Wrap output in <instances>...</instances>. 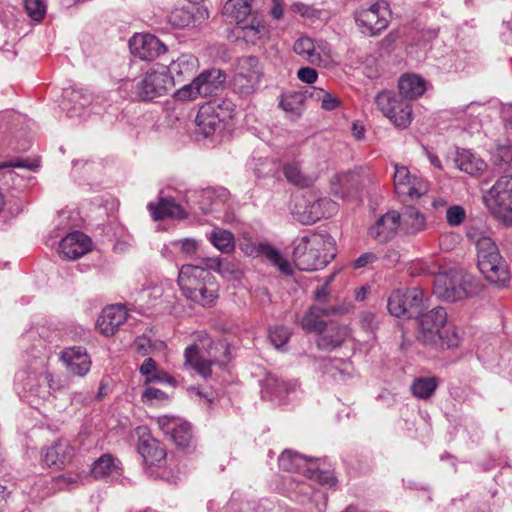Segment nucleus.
<instances>
[{
    "instance_id": "79ce46f5",
    "label": "nucleus",
    "mask_w": 512,
    "mask_h": 512,
    "mask_svg": "<svg viewBox=\"0 0 512 512\" xmlns=\"http://www.w3.org/2000/svg\"><path fill=\"white\" fill-rule=\"evenodd\" d=\"M67 97L72 106L69 109V114L73 116H81L82 110L92 103V96L83 89H71L67 91Z\"/></svg>"
},
{
    "instance_id": "c756f323",
    "label": "nucleus",
    "mask_w": 512,
    "mask_h": 512,
    "mask_svg": "<svg viewBox=\"0 0 512 512\" xmlns=\"http://www.w3.org/2000/svg\"><path fill=\"white\" fill-rule=\"evenodd\" d=\"M296 383H287L276 375L268 374L263 380L262 397L271 401L281 402L286 394L294 390Z\"/></svg>"
},
{
    "instance_id": "f3484780",
    "label": "nucleus",
    "mask_w": 512,
    "mask_h": 512,
    "mask_svg": "<svg viewBox=\"0 0 512 512\" xmlns=\"http://www.w3.org/2000/svg\"><path fill=\"white\" fill-rule=\"evenodd\" d=\"M400 226L401 214L396 210H390L368 229V236L378 243H387L397 235Z\"/></svg>"
},
{
    "instance_id": "6ab92c4d",
    "label": "nucleus",
    "mask_w": 512,
    "mask_h": 512,
    "mask_svg": "<svg viewBox=\"0 0 512 512\" xmlns=\"http://www.w3.org/2000/svg\"><path fill=\"white\" fill-rule=\"evenodd\" d=\"M159 428L170 435L173 442L180 448L189 446L192 439L191 426L181 418L161 416L157 419Z\"/></svg>"
},
{
    "instance_id": "f257e3e1",
    "label": "nucleus",
    "mask_w": 512,
    "mask_h": 512,
    "mask_svg": "<svg viewBox=\"0 0 512 512\" xmlns=\"http://www.w3.org/2000/svg\"><path fill=\"white\" fill-rule=\"evenodd\" d=\"M418 325V339L426 345L441 349H453L460 345L459 330L453 325H447V312L442 307L420 315Z\"/></svg>"
},
{
    "instance_id": "a878e982",
    "label": "nucleus",
    "mask_w": 512,
    "mask_h": 512,
    "mask_svg": "<svg viewBox=\"0 0 512 512\" xmlns=\"http://www.w3.org/2000/svg\"><path fill=\"white\" fill-rule=\"evenodd\" d=\"M198 66V59L191 54H182L176 60H173L169 67H167V73L173 80V87L176 84L192 79L197 72Z\"/></svg>"
},
{
    "instance_id": "13d9d810",
    "label": "nucleus",
    "mask_w": 512,
    "mask_h": 512,
    "mask_svg": "<svg viewBox=\"0 0 512 512\" xmlns=\"http://www.w3.org/2000/svg\"><path fill=\"white\" fill-rule=\"evenodd\" d=\"M378 260V256L373 252H366L360 255L357 259L353 261V268L360 269L368 264H372Z\"/></svg>"
},
{
    "instance_id": "c9c22d12",
    "label": "nucleus",
    "mask_w": 512,
    "mask_h": 512,
    "mask_svg": "<svg viewBox=\"0 0 512 512\" xmlns=\"http://www.w3.org/2000/svg\"><path fill=\"white\" fill-rule=\"evenodd\" d=\"M236 33L245 42L253 45L264 43L269 36L268 28L259 21L252 22L249 25L238 26Z\"/></svg>"
},
{
    "instance_id": "09e8293b",
    "label": "nucleus",
    "mask_w": 512,
    "mask_h": 512,
    "mask_svg": "<svg viewBox=\"0 0 512 512\" xmlns=\"http://www.w3.org/2000/svg\"><path fill=\"white\" fill-rule=\"evenodd\" d=\"M291 333L287 327L275 326L270 328L269 339L275 348L283 347L289 340Z\"/></svg>"
},
{
    "instance_id": "7c9ffc66",
    "label": "nucleus",
    "mask_w": 512,
    "mask_h": 512,
    "mask_svg": "<svg viewBox=\"0 0 512 512\" xmlns=\"http://www.w3.org/2000/svg\"><path fill=\"white\" fill-rule=\"evenodd\" d=\"M350 336L347 325H331L326 333H322L317 341V347L324 351H332L340 347Z\"/></svg>"
},
{
    "instance_id": "49530a36",
    "label": "nucleus",
    "mask_w": 512,
    "mask_h": 512,
    "mask_svg": "<svg viewBox=\"0 0 512 512\" xmlns=\"http://www.w3.org/2000/svg\"><path fill=\"white\" fill-rule=\"evenodd\" d=\"M456 161L459 169L470 175H476L485 168V163L468 151L462 152Z\"/></svg>"
},
{
    "instance_id": "1a4fd4ad",
    "label": "nucleus",
    "mask_w": 512,
    "mask_h": 512,
    "mask_svg": "<svg viewBox=\"0 0 512 512\" xmlns=\"http://www.w3.org/2000/svg\"><path fill=\"white\" fill-rule=\"evenodd\" d=\"M173 88V80L167 73V67L161 66L148 70L134 85V93L140 100H153L167 95Z\"/></svg>"
},
{
    "instance_id": "c03bdc74",
    "label": "nucleus",
    "mask_w": 512,
    "mask_h": 512,
    "mask_svg": "<svg viewBox=\"0 0 512 512\" xmlns=\"http://www.w3.org/2000/svg\"><path fill=\"white\" fill-rule=\"evenodd\" d=\"M438 384L439 382L436 377H419L413 381L411 392L419 399H428L433 395Z\"/></svg>"
},
{
    "instance_id": "680f3d73",
    "label": "nucleus",
    "mask_w": 512,
    "mask_h": 512,
    "mask_svg": "<svg viewBox=\"0 0 512 512\" xmlns=\"http://www.w3.org/2000/svg\"><path fill=\"white\" fill-rule=\"evenodd\" d=\"M134 346L137 353L140 354L141 356L149 354L150 351L152 350L150 340L145 337L137 338L134 343Z\"/></svg>"
},
{
    "instance_id": "20e7f679",
    "label": "nucleus",
    "mask_w": 512,
    "mask_h": 512,
    "mask_svg": "<svg viewBox=\"0 0 512 512\" xmlns=\"http://www.w3.org/2000/svg\"><path fill=\"white\" fill-rule=\"evenodd\" d=\"M475 291V278L462 269L450 268L435 276L433 293L441 300L460 301L470 297Z\"/></svg>"
},
{
    "instance_id": "a19ab883",
    "label": "nucleus",
    "mask_w": 512,
    "mask_h": 512,
    "mask_svg": "<svg viewBox=\"0 0 512 512\" xmlns=\"http://www.w3.org/2000/svg\"><path fill=\"white\" fill-rule=\"evenodd\" d=\"M119 466L116 459L110 454H103L98 458L92 467V474L95 478L119 475Z\"/></svg>"
},
{
    "instance_id": "f03ea898",
    "label": "nucleus",
    "mask_w": 512,
    "mask_h": 512,
    "mask_svg": "<svg viewBox=\"0 0 512 512\" xmlns=\"http://www.w3.org/2000/svg\"><path fill=\"white\" fill-rule=\"evenodd\" d=\"M183 295L202 306H211L218 298V284L211 272L199 265L185 264L178 274Z\"/></svg>"
},
{
    "instance_id": "5701e85b",
    "label": "nucleus",
    "mask_w": 512,
    "mask_h": 512,
    "mask_svg": "<svg viewBox=\"0 0 512 512\" xmlns=\"http://www.w3.org/2000/svg\"><path fill=\"white\" fill-rule=\"evenodd\" d=\"M60 359L68 372L72 375L83 377L91 367V359L83 347H68L61 354Z\"/></svg>"
},
{
    "instance_id": "72a5a7b5",
    "label": "nucleus",
    "mask_w": 512,
    "mask_h": 512,
    "mask_svg": "<svg viewBox=\"0 0 512 512\" xmlns=\"http://www.w3.org/2000/svg\"><path fill=\"white\" fill-rule=\"evenodd\" d=\"M148 209L154 220H162L164 218H185L186 214L183 208L173 199H159L157 204L149 203Z\"/></svg>"
},
{
    "instance_id": "338daca9",
    "label": "nucleus",
    "mask_w": 512,
    "mask_h": 512,
    "mask_svg": "<svg viewBox=\"0 0 512 512\" xmlns=\"http://www.w3.org/2000/svg\"><path fill=\"white\" fill-rule=\"evenodd\" d=\"M334 276H331L324 285L318 287L316 290H315V293H314V297L317 301H322L324 299H326V297L328 296L329 292H328V284L329 282L333 279Z\"/></svg>"
},
{
    "instance_id": "c85d7f7f",
    "label": "nucleus",
    "mask_w": 512,
    "mask_h": 512,
    "mask_svg": "<svg viewBox=\"0 0 512 512\" xmlns=\"http://www.w3.org/2000/svg\"><path fill=\"white\" fill-rule=\"evenodd\" d=\"M138 452L143 457L144 462L150 465H160L166 458L164 447L150 435H143L139 438Z\"/></svg>"
},
{
    "instance_id": "aec40b11",
    "label": "nucleus",
    "mask_w": 512,
    "mask_h": 512,
    "mask_svg": "<svg viewBox=\"0 0 512 512\" xmlns=\"http://www.w3.org/2000/svg\"><path fill=\"white\" fill-rule=\"evenodd\" d=\"M207 18V9L195 3H188L177 7L168 16L169 23L176 28L196 25Z\"/></svg>"
},
{
    "instance_id": "864d4df0",
    "label": "nucleus",
    "mask_w": 512,
    "mask_h": 512,
    "mask_svg": "<svg viewBox=\"0 0 512 512\" xmlns=\"http://www.w3.org/2000/svg\"><path fill=\"white\" fill-rule=\"evenodd\" d=\"M156 362L152 358H146L142 365L139 368L140 373L143 376H146L145 384H149L150 382L159 381L161 377L158 373H156Z\"/></svg>"
},
{
    "instance_id": "bf43d9fd",
    "label": "nucleus",
    "mask_w": 512,
    "mask_h": 512,
    "mask_svg": "<svg viewBox=\"0 0 512 512\" xmlns=\"http://www.w3.org/2000/svg\"><path fill=\"white\" fill-rule=\"evenodd\" d=\"M298 78L305 83L312 84L317 80V72L310 67H303L297 72Z\"/></svg>"
},
{
    "instance_id": "4d7b16f0",
    "label": "nucleus",
    "mask_w": 512,
    "mask_h": 512,
    "mask_svg": "<svg viewBox=\"0 0 512 512\" xmlns=\"http://www.w3.org/2000/svg\"><path fill=\"white\" fill-rule=\"evenodd\" d=\"M494 161L496 164H508L512 162V146L501 145L497 148L494 154Z\"/></svg>"
},
{
    "instance_id": "dca6fc26",
    "label": "nucleus",
    "mask_w": 512,
    "mask_h": 512,
    "mask_svg": "<svg viewBox=\"0 0 512 512\" xmlns=\"http://www.w3.org/2000/svg\"><path fill=\"white\" fill-rule=\"evenodd\" d=\"M394 186L398 195L420 198L428 192L427 183L420 177L412 175L406 166L395 165Z\"/></svg>"
},
{
    "instance_id": "2f4dec72",
    "label": "nucleus",
    "mask_w": 512,
    "mask_h": 512,
    "mask_svg": "<svg viewBox=\"0 0 512 512\" xmlns=\"http://www.w3.org/2000/svg\"><path fill=\"white\" fill-rule=\"evenodd\" d=\"M400 98L408 101L422 96L426 90V83L423 78L415 74H405L398 81Z\"/></svg>"
},
{
    "instance_id": "473e14b6",
    "label": "nucleus",
    "mask_w": 512,
    "mask_h": 512,
    "mask_svg": "<svg viewBox=\"0 0 512 512\" xmlns=\"http://www.w3.org/2000/svg\"><path fill=\"white\" fill-rule=\"evenodd\" d=\"M184 366L189 367L196 371L203 378H208L212 374V365L214 364L213 360H208L203 358L199 354L198 346L192 344L185 349L184 352Z\"/></svg>"
},
{
    "instance_id": "774afa93",
    "label": "nucleus",
    "mask_w": 512,
    "mask_h": 512,
    "mask_svg": "<svg viewBox=\"0 0 512 512\" xmlns=\"http://www.w3.org/2000/svg\"><path fill=\"white\" fill-rule=\"evenodd\" d=\"M503 120L512 125V105H505L501 109Z\"/></svg>"
},
{
    "instance_id": "393cba45",
    "label": "nucleus",
    "mask_w": 512,
    "mask_h": 512,
    "mask_svg": "<svg viewBox=\"0 0 512 512\" xmlns=\"http://www.w3.org/2000/svg\"><path fill=\"white\" fill-rule=\"evenodd\" d=\"M126 319L127 311L124 305H111L103 309L97 319L96 326L100 333L106 336H111L126 321Z\"/></svg>"
},
{
    "instance_id": "2eb2a0df",
    "label": "nucleus",
    "mask_w": 512,
    "mask_h": 512,
    "mask_svg": "<svg viewBox=\"0 0 512 512\" xmlns=\"http://www.w3.org/2000/svg\"><path fill=\"white\" fill-rule=\"evenodd\" d=\"M286 180L297 187L306 188L313 185L319 177V169L305 160H293L283 165Z\"/></svg>"
},
{
    "instance_id": "58836bf2",
    "label": "nucleus",
    "mask_w": 512,
    "mask_h": 512,
    "mask_svg": "<svg viewBox=\"0 0 512 512\" xmlns=\"http://www.w3.org/2000/svg\"><path fill=\"white\" fill-rule=\"evenodd\" d=\"M312 459H308L291 450H285L279 456V467L285 471H297L305 475V471L310 466Z\"/></svg>"
},
{
    "instance_id": "6e6552de",
    "label": "nucleus",
    "mask_w": 512,
    "mask_h": 512,
    "mask_svg": "<svg viewBox=\"0 0 512 512\" xmlns=\"http://www.w3.org/2000/svg\"><path fill=\"white\" fill-rule=\"evenodd\" d=\"M225 81V75L219 69H209L193 77L191 82L184 84L175 91L174 98L180 101H192L198 97H206L218 91Z\"/></svg>"
},
{
    "instance_id": "9d476101",
    "label": "nucleus",
    "mask_w": 512,
    "mask_h": 512,
    "mask_svg": "<svg viewBox=\"0 0 512 512\" xmlns=\"http://www.w3.org/2000/svg\"><path fill=\"white\" fill-rule=\"evenodd\" d=\"M423 298V291L417 287L398 289L389 295L387 309L394 317L409 319L419 314Z\"/></svg>"
},
{
    "instance_id": "3c124183",
    "label": "nucleus",
    "mask_w": 512,
    "mask_h": 512,
    "mask_svg": "<svg viewBox=\"0 0 512 512\" xmlns=\"http://www.w3.org/2000/svg\"><path fill=\"white\" fill-rule=\"evenodd\" d=\"M83 480V476L79 473L75 472H67L56 477L55 481L59 489H70L78 484H80Z\"/></svg>"
},
{
    "instance_id": "4c0bfd02",
    "label": "nucleus",
    "mask_w": 512,
    "mask_h": 512,
    "mask_svg": "<svg viewBox=\"0 0 512 512\" xmlns=\"http://www.w3.org/2000/svg\"><path fill=\"white\" fill-rule=\"evenodd\" d=\"M198 250V242L194 238H183L174 240L165 245L161 254L164 257L172 258L176 253L186 257L193 256Z\"/></svg>"
},
{
    "instance_id": "603ef678",
    "label": "nucleus",
    "mask_w": 512,
    "mask_h": 512,
    "mask_svg": "<svg viewBox=\"0 0 512 512\" xmlns=\"http://www.w3.org/2000/svg\"><path fill=\"white\" fill-rule=\"evenodd\" d=\"M466 218V211L460 205L450 206L446 211V221L452 227H457L463 223Z\"/></svg>"
},
{
    "instance_id": "a18cd8bd",
    "label": "nucleus",
    "mask_w": 512,
    "mask_h": 512,
    "mask_svg": "<svg viewBox=\"0 0 512 512\" xmlns=\"http://www.w3.org/2000/svg\"><path fill=\"white\" fill-rule=\"evenodd\" d=\"M209 239L213 246L222 253H231L235 248L234 235L228 230L215 228Z\"/></svg>"
},
{
    "instance_id": "9b49d317",
    "label": "nucleus",
    "mask_w": 512,
    "mask_h": 512,
    "mask_svg": "<svg viewBox=\"0 0 512 512\" xmlns=\"http://www.w3.org/2000/svg\"><path fill=\"white\" fill-rule=\"evenodd\" d=\"M261 76L259 60L252 56L244 57L239 61L238 70L232 80V89L241 97H249L256 91Z\"/></svg>"
},
{
    "instance_id": "412c9836",
    "label": "nucleus",
    "mask_w": 512,
    "mask_h": 512,
    "mask_svg": "<svg viewBox=\"0 0 512 512\" xmlns=\"http://www.w3.org/2000/svg\"><path fill=\"white\" fill-rule=\"evenodd\" d=\"M339 312L340 308L334 306L313 305L304 313L299 324L306 332H314L320 336L327 328V323L323 318Z\"/></svg>"
},
{
    "instance_id": "4468645a",
    "label": "nucleus",
    "mask_w": 512,
    "mask_h": 512,
    "mask_svg": "<svg viewBox=\"0 0 512 512\" xmlns=\"http://www.w3.org/2000/svg\"><path fill=\"white\" fill-rule=\"evenodd\" d=\"M293 49L296 54L311 64L328 66L332 61L331 49L327 42H314L309 37H300L294 43Z\"/></svg>"
},
{
    "instance_id": "f8f14e48",
    "label": "nucleus",
    "mask_w": 512,
    "mask_h": 512,
    "mask_svg": "<svg viewBox=\"0 0 512 512\" xmlns=\"http://www.w3.org/2000/svg\"><path fill=\"white\" fill-rule=\"evenodd\" d=\"M390 11L385 1H378L368 8H361L356 13V23L362 33L376 35L384 30L389 23Z\"/></svg>"
},
{
    "instance_id": "8fccbe9b",
    "label": "nucleus",
    "mask_w": 512,
    "mask_h": 512,
    "mask_svg": "<svg viewBox=\"0 0 512 512\" xmlns=\"http://www.w3.org/2000/svg\"><path fill=\"white\" fill-rule=\"evenodd\" d=\"M24 7L29 17L35 21L42 20L46 13L43 0H24Z\"/></svg>"
},
{
    "instance_id": "423d86ee",
    "label": "nucleus",
    "mask_w": 512,
    "mask_h": 512,
    "mask_svg": "<svg viewBox=\"0 0 512 512\" xmlns=\"http://www.w3.org/2000/svg\"><path fill=\"white\" fill-rule=\"evenodd\" d=\"M483 199L495 218L506 226H512V175L500 177Z\"/></svg>"
},
{
    "instance_id": "0e129e2a",
    "label": "nucleus",
    "mask_w": 512,
    "mask_h": 512,
    "mask_svg": "<svg viewBox=\"0 0 512 512\" xmlns=\"http://www.w3.org/2000/svg\"><path fill=\"white\" fill-rule=\"evenodd\" d=\"M202 263L207 271L210 272V270L216 271L220 269L221 264L223 263L220 258L218 257H208L202 260Z\"/></svg>"
},
{
    "instance_id": "cd10ccee",
    "label": "nucleus",
    "mask_w": 512,
    "mask_h": 512,
    "mask_svg": "<svg viewBox=\"0 0 512 512\" xmlns=\"http://www.w3.org/2000/svg\"><path fill=\"white\" fill-rule=\"evenodd\" d=\"M74 456V449L65 439H60L49 446L44 455V462L51 467L61 468L70 463Z\"/></svg>"
},
{
    "instance_id": "bb28decb",
    "label": "nucleus",
    "mask_w": 512,
    "mask_h": 512,
    "mask_svg": "<svg viewBox=\"0 0 512 512\" xmlns=\"http://www.w3.org/2000/svg\"><path fill=\"white\" fill-rule=\"evenodd\" d=\"M198 195V206L203 213H210L219 210L229 199V191L226 188H207L199 193L193 192V196Z\"/></svg>"
},
{
    "instance_id": "f704fd0d",
    "label": "nucleus",
    "mask_w": 512,
    "mask_h": 512,
    "mask_svg": "<svg viewBox=\"0 0 512 512\" xmlns=\"http://www.w3.org/2000/svg\"><path fill=\"white\" fill-rule=\"evenodd\" d=\"M400 228L406 235H416L426 228V218L415 207H407L401 215V226Z\"/></svg>"
},
{
    "instance_id": "7ed1b4c3",
    "label": "nucleus",
    "mask_w": 512,
    "mask_h": 512,
    "mask_svg": "<svg viewBox=\"0 0 512 512\" xmlns=\"http://www.w3.org/2000/svg\"><path fill=\"white\" fill-rule=\"evenodd\" d=\"M294 261L300 270L314 271L324 268L335 256L334 240L323 234L302 236L293 251Z\"/></svg>"
},
{
    "instance_id": "37998d69",
    "label": "nucleus",
    "mask_w": 512,
    "mask_h": 512,
    "mask_svg": "<svg viewBox=\"0 0 512 512\" xmlns=\"http://www.w3.org/2000/svg\"><path fill=\"white\" fill-rule=\"evenodd\" d=\"M222 123L232 119L236 114L235 103L227 98H217L206 103Z\"/></svg>"
},
{
    "instance_id": "39448f33",
    "label": "nucleus",
    "mask_w": 512,
    "mask_h": 512,
    "mask_svg": "<svg viewBox=\"0 0 512 512\" xmlns=\"http://www.w3.org/2000/svg\"><path fill=\"white\" fill-rule=\"evenodd\" d=\"M476 249L477 264L485 278L494 284L505 283L509 279V271L494 240L481 236L476 241Z\"/></svg>"
},
{
    "instance_id": "de8ad7c7",
    "label": "nucleus",
    "mask_w": 512,
    "mask_h": 512,
    "mask_svg": "<svg viewBox=\"0 0 512 512\" xmlns=\"http://www.w3.org/2000/svg\"><path fill=\"white\" fill-rule=\"evenodd\" d=\"M305 476L309 479L315 480L323 486L332 487L336 484V478L330 471L318 469L314 461L311 462L310 466L305 471Z\"/></svg>"
},
{
    "instance_id": "ea45409f",
    "label": "nucleus",
    "mask_w": 512,
    "mask_h": 512,
    "mask_svg": "<svg viewBox=\"0 0 512 512\" xmlns=\"http://www.w3.org/2000/svg\"><path fill=\"white\" fill-rule=\"evenodd\" d=\"M252 0H227L222 14L230 23H240L249 13Z\"/></svg>"
},
{
    "instance_id": "4be33fe9",
    "label": "nucleus",
    "mask_w": 512,
    "mask_h": 512,
    "mask_svg": "<svg viewBox=\"0 0 512 512\" xmlns=\"http://www.w3.org/2000/svg\"><path fill=\"white\" fill-rule=\"evenodd\" d=\"M242 251L249 255L258 257L261 256L268 260L272 265L277 267L280 272L283 274L289 275L292 272L290 263L287 259L283 257V255L274 247L266 244H253L247 243L241 245Z\"/></svg>"
},
{
    "instance_id": "e433bc0d",
    "label": "nucleus",
    "mask_w": 512,
    "mask_h": 512,
    "mask_svg": "<svg viewBox=\"0 0 512 512\" xmlns=\"http://www.w3.org/2000/svg\"><path fill=\"white\" fill-rule=\"evenodd\" d=\"M195 122L200 131L206 137L214 134L221 128L222 121L213 113L206 104L202 105L196 115Z\"/></svg>"
},
{
    "instance_id": "b1692460",
    "label": "nucleus",
    "mask_w": 512,
    "mask_h": 512,
    "mask_svg": "<svg viewBox=\"0 0 512 512\" xmlns=\"http://www.w3.org/2000/svg\"><path fill=\"white\" fill-rule=\"evenodd\" d=\"M90 238L80 231H74L64 237L59 244L60 254L69 260L82 257L91 250Z\"/></svg>"
},
{
    "instance_id": "0eeeda50",
    "label": "nucleus",
    "mask_w": 512,
    "mask_h": 512,
    "mask_svg": "<svg viewBox=\"0 0 512 512\" xmlns=\"http://www.w3.org/2000/svg\"><path fill=\"white\" fill-rule=\"evenodd\" d=\"M377 109L385 116L396 128L406 129L413 120L412 106L393 91L382 90L375 96Z\"/></svg>"
},
{
    "instance_id": "a211bd4d",
    "label": "nucleus",
    "mask_w": 512,
    "mask_h": 512,
    "mask_svg": "<svg viewBox=\"0 0 512 512\" xmlns=\"http://www.w3.org/2000/svg\"><path fill=\"white\" fill-rule=\"evenodd\" d=\"M129 48L141 60H152L166 52V46L151 34H135L129 40Z\"/></svg>"
},
{
    "instance_id": "6e6d98bb",
    "label": "nucleus",
    "mask_w": 512,
    "mask_h": 512,
    "mask_svg": "<svg viewBox=\"0 0 512 512\" xmlns=\"http://www.w3.org/2000/svg\"><path fill=\"white\" fill-rule=\"evenodd\" d=\"M166 399V393L153 387H147L141 395L142 402L147 405H154L155 403L162 402Z\"/></svg>"
},
{
    "instance_id": "052dcab7",
    "label": "nucleus",
    "mask_w": 512,
    "mask_h": 512,
    "mask_svg": "<svg viewBox=\"0 0 512 512\" xmlns=\"http://www.w3.org/2000/svg\"><path fill=\"white\" fill-rule=\"evenodd\" d=\"M340 105V99L328 92H325V95L321 102V107L324 110L331 111L336 109Z\"/></svg>"
},
{
    "instance_id": "ddd939ff",
    "label": "nucleus",
    "mask_w": 512,
    "mask_h": 512,
    "mask_svg": "<svg viewBox=\"0 0 512 512\" xmlns=\"http://www.w3.org/2000/svg\"><path fill=\"white\" fill-rule=\"evenodd\" d=\"M335 204L327 198L307 195L298 199L292 210L294 218L302 224L315 223L326 216L327 209H333Z\"/></svg>"
},
{
    "instance_id": "e2e57ef3",
    "label": "nucleus",
    "mask_w": 512,
    "mask_h": 512,
    "mask_svg": "<svg viewBox=\"0 0 512 512\" xmlns=\"http://www.w3.org/2000/svg\"><path fill=\"white\" fill-rule=\"evenodd\" d=\"M300 97L298 95H288L281 99L280 106L285 111H295L294 104L298 102Z\"/></svg>"
},
{
    "instance_id": "69168bd1",
    "label": "nucleus",
    "mask_w": 512,
    "mask_h": 512,
    "mask_svg": "<svg viewBox=\"0 0 512 512\" xmlns=\"http://www.w3.org/2000/svg\"><path fill=\"white\" fill-rule=\"evenodd\" d=\"M361 323L363 328L373 330L376 325V316L372 313H363L361 316Z\"/></svg>"
},
{
    "instance_id": "5fc2aeb1",
    "label": "nucleus",
    "mask_w": 512,
    "mask_h": 512,
    "mask_svg": "<svg viewBox=\"0 0 512 512\" xmlns=\"http://www.w3.org/2000/svg\"><path fill=\"white\" fill-rule=\"evenodd\" d=\"M39 167L38 162L33 161L30 162L28 160H13L0 163V170L8 169L7 174L13 179V171L12 168H27L29 170H36Z\"/></svg>"
}]
</instances>
